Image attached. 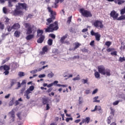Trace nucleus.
Masks as SVG:
<instances>
[{"label": "nucleus", "instance_id": "nucleus-1", "mask_svg": "<svg viewBox=\"0 0 125 125\" xmlns=\"http://www.w3.org/2000/svg\"><path fill=\"white\" fill-rule=\"evenodd\" d=\"M25 27L27 29L26 34L28 35L26 37L25 39L27 41H31L35 37V33H36L37 28L34 25L31 26V24L29 23H25Z\"/></svg>", "mask_w": 125, "mask_h": 125}, {"label": "nucleus", "instance_id": "nucleus-2", "mask_svg": "<svg viewBox=\"0 0 125 125\" xmlns=\"http://www.w3.org/2000/svg\"><path fill=\"white\" fill-rule=\"evenodd\" d=\"M59 29L58 21H55L53 23L49 24L46 28H45V33H52L54 31H57Z\"/></svg>", "mask_w": 125, "mask_h": 125}, {"label": "nucleus", "instance_id": "nucleus-3", "mask_svg": "<svg viewBox=\"0 0 125 125\" xmlns=\"http://www.w3.org/2000/svg\"><path fill=\"white\" fill-rule=\"evenodd\" d=\"M47 10L51 14L50 18L47 19V22H46V25L48 26L50 25L49 24H50L51 22H53V20L55 19V15H56V12L52 11V10H51V8L50 7H47Z\"/></svg>", "mask_w": 125, "mask_h": 125}, {"label": "nucleus", "instance_id": "nucleus-4", "mask_svg": "<svg viewBox=\"0 0 125 125\" xmlns=\"http://www.w3.org/2000/svg\"><path fill=\"white\" fill-rule=\"evenodd\" d=\"M43 34V31L42 30L38 29L37 30V37L39 38L40 37L39 39L37 40L38 43H42L43 42V41H44V39H45V37L44 35H42Z\"/></svg>", "mask_w": 125, "mask_h": 125}, {"label": "nucleus", "instance_id": "nucleus-5", "mask_svg": "<svg viewBox=\"0 0 125 125\" xmlns=\"http://www.w3.org/2000/svg\"><path fill=\"white\" fill-rule=\"evenodd\" d=\"M80 12L83 17H92V14L90 11L84 10L83 8L80 9Z\"/></svg>", "mask_w": 125, "mask_h": 125}, {"label": "nucleus", "instance_id": "nucleus-6", "mask_svg": "<svg viewBox=\"0 0 125 125\" xmlns=\"http://www.w3.org/2000/svg\"><path fill=\"white\" fill-rule=\"evenodd\" d=\"M93 26L97 29H103L104 25H103V21L96 20L93 23Z\"/></svg>", "mask_w": 125, "mask_h": 125}, {"label": "nucleus", "instance_id": "nucleus-7", "mask_svg": "<svg viewBox=\"0 0 125 125\" xmlns=\"http://www.w3.org/2000/svg\"><path fill=\"white\" fill-rule=\"evenodd\" d=\"M34 89H35V86L32 85L30 86L29 88L25 91V92L24 93V96H26V98L27 99H30L31 97L29 95L30 94V93H32L31 91H33Z\"/></svg>", "mask_w": 125, "mask_h": 125}, {"label": "nucleus", "instance_id": "nucleus-8", "mask_svg": "<svg viewBox=\"0 0 125 125\" xmlns=\"http://www.w3.org/2000/svg\"><path fill=\"white\" fill-rule=\"evenodd\" d=\"M109 15L110 16V18H112L113 20L114 21L119 19V13H117L116 11L113 10L110 12Z\"/></svg>", "mask_w": 125, "mask_h": 125}, {"label": "nucleus", "instance_id": "nucleus-9", "mask_svg": "<svg viewBox=\"0 0 125 125\" xmlns=\"http://www.w3.org/2000/svg\"><path fill=\"white\" fill-rule=\"evenodd\" d=\"M110 115H112V116L110 115L109 116V117L107 118L106 122L108 125H110V124H111V120H112V119H113V118L114 117V116H115L114 109L112 107H110Z\"/></svg>", "mask_w": 125, "mask_h": 125}, {"label": "nucleus", "instance_id": "nucleus-10", "mask_svg": "<svg viewBox=\"0 0 125 125\" xmlns=\"http://www.w3.org/2000/svg\"><path fill=\"white\" fill-rule=\"evenodd\" d=\"M17 9H24L27 10L28 7L26 3H18V6L17 7Z\"/></svg>", "mask_w": 125, "mask_h": 125}, {"label": "nucleus", "instance_id": "nucleus-11", "mask_svg": "<svg viewBox=\"0 0 125 125\" xmlns=\"http://www.w3.org/2000/svg\"><path fill=\"white\" fill-rule=\"evenodd\" d=\"M98 70L100 74L103 75L104 74H105L104 72L106 69H105V66H104V65H100L98 67Z\"/></svg>", "mask_w": 125, "mask_h": 125}, {"label": "nucleus", "instance_id": "nucleus-12", "mask_svg": "<svg viewBox=\"0 0 125 125\" xmlns=\"http://www.w3.org/2000/svg\"><path fill=\"white\" fill-rule=\"evenodd\" d=\"M8 115H11L10 118H12V122L13 123L15 121V112L13 109L10 112H9Z\"/></svg>", "mask_w": 125, "mask_h": 125}, {"label": "nucleus", "instance_id": "nucleus-13", "mask_svg": "<svg viewBox=\"0 0 125 125\" xmlns=\"http://www.w3.org/2000/svg\"><path fill=\"white\" fill-rule=\"evenodd\" d=\"M19 67V64L16 62H12L11 63V69L12 70H15L17 68Z\"/></svg>", "mask_w": 125, "mask_h": 125}, {"label": "nucleus", "instance_id": "nucleus-14", "mask_svg": "<svg viewBox=\"0 0 125 125\" xmlns=\"http://www.w3.org/2000/svg\"><path fill=\"white\" fill-rule=\"evenodd\" d=\"M67 38H68V34H66L65 35L61 37L60 40V42L62 44L65 43V40H66Z\"/></svg>", "mask_w": 125, "mask_h": 125}, {"label": "nucleus", "instance_id": "nucleus-15", "mask_svg": "<svg viewBox=\"0 0 125 125\" xmlns=\"http://www.w3.org/2000/svg\"><path fill=\"white\" fill-rule=\"evenodd\" d=\"M14 15L17 16V15H23V11L21 10H15L14 12Z\"/></svg>", "mask_w": 125, "mask_h": 125}, {"label": "nucleus", "instance_id": "nucleus-16", "mask_svg": "<svg viewBox=\"0 0 125 125\" xmlns=\"http://www.w3.org/2000/svg\"><path fill=\"white\" fill-rule=\"evenodd\" d=\"M103 75V76L106 75L107 77H110V76H111V70L109 69H106L104 71V74Z\"/></svg>", "mask_w": 125, "mask_h": 125}, {"label": "nucleus", "instance_id": "nucleus-17", "mask_svg": "<svg viewBox=\"0 0 125 125\" xmlns=\"http://www.w3.org/2000/svg\"><path fill=\"white\" fill-rule=\"evenodd\" d=\"M114 2L120 5L121 4H123V3H125V0H114Z\"/></svg>", "mask_w": 125, "mask_h": 125}, {"label": "nucleus", "instance_id": "nucleus-18", "mask_svg": "<svg viewBox=\"0 0 125 125\" xmlns=\"http://www.w3.org/2000/svg\"><path fill=\"white\" fill-rule=\"evenodd\" d=\"M49 101V99H48V98H43L42 101L43 105L48 104Z\"/></svg>", "mask_w": 125, "mask_h": 125}, {"label": "nucleus", "instance_id": "nucleus-19", "mask_svg": "<svg viewBox=\"0 0 125 125\" xmlns=\"http://www.w3.org/2000/svg\"><path fill=\"white\" fill-rule=\"evenodd\" d=\"M13 30H18V29H20V24L19 23H17L14 24V25L12 26Z\"/></svg>", "mask_w": 125, "mask_h": 125}, {"label": "nucleus", "instance_id": "nucleus-20", "mask_svg": "<svg viewBox=\"0 0 125 125\" xmlns=\"http://www.w3.org/2000/svg\"><path fill=\"white\" fill-rule=\"evenodd\" d=\"M58 83V81H55L53 83H51L47 85V87H51L53 85H56V84Z\"/></svg>", "mask_w": 125, "mask_h": 125}, {"label": "nucleus", "instance_id": "nucleus-21", "mask_svg": "<svg viewBox=\"0 0 125 125\" xmlns=\"http://www.w3.org/2000/svg\"><path fill=\"white\" fill-rule=\"evenodd\" d=\"M96 110H98V111H100V110H101V106L96 105L95 108L93 110H91V112H95Z\"/></svg>", "mask_w": 125, "mask_h": 125}, {"label": "nucleus", "instance_id": "nucleus-22", "mask_svg": "<svg viewBox=\"0 0 125 125\" xmlns=\"http://www.w3.org/2000/svg\"><path fill=\"white\" fill-rule=\"evenodd\" d=\"M98 98H99V97L98 96H96V97H95L93 99V102L94 103H100V100H98Z\"/></svg>", "mask_w": 125, "mask_h": 125}, {"label": "nucleus", "instance_id": "nucleus-23", "mask_svg": "<svg viewBox=\"0 0 125 125\" xmlns=\"http://www.w3.org/2000/svg\"><path fill=\"white\" fill-rule=\"evenodd\" d=\"M73 44L75 45L74 49H77V48H79L81 46V43L78 42H75Z\"/></svg>", "mask_w": 125, "mask_h": 125}, {"label": "nucleus", "instance_id": "nucleus-24", "mask_svg": "<svg viewBox=\"0 0 125 125\" xmlns=\"http://www.w3.org/2000/svg\"><path fill=\"white\" fill-rule=\"evenodd\" d=\"M95 78L96 79H100V73L98 71H96L94 73Z\"/></svg>", "mask_w": 125, "mask_h": 125}, {"label": "nucleus", "instance_id": "nucleus-25", "mask_svg": "<svg viewBox=\"0 0 125 125\" xmlns=\"http://www.w3.org/2000/svg\"><path fill=\"white\" fill-rule=\"evenodd\" d=\"M95 37L96 41H97V42H99V41H100V38L101 37V35H100L99 33H98V34H96Z\"/></svg>", "mask_w": 125, "mask_h": 125}, {"label": "nucleus", "instance_id": "nucleus-26", "mask_svg": "<svg viewBox=\"0 0 125 125\" xmlns=\"http://www.w3.org/2000/svg\"><path fill=\"white\" fill-rule=\"evenodd\" d=\"M118 21H122V20H125V15H121L117 19Z\"/></svg>", "mask_w": 125, "mask_h": 125}, {"label": "nucleus", "instance_id": "nucleus-27", "mask_svg": "<svg viewBox=\"0 0 125 125\" xmlns=\"http://www.w3.org/2000/svg\"><path fill=\"white\" fill-rule=\"evenodd\" d=\"M20 34H21L20 31H18L17 30L14 33V35L16 38H19V37H20Z\"/></svg>", "mask_w": 125, "mask_h": 125}, {"label": "nucleus", "instance_id": "nucleus-28", "mask_svg": "<svg viewBox=\"0 0 125 125\" xmlns=\"http://www.w3.org/2000/svg\"><path fill=\"white\" fill-rule=\"evenodd\" d=\"M78 101L79 105H81V104H83V99L82 97H79Z\"/></svg>", "mask_w": 125, "mask_h": 125}, {"label": "nucleus", "instance_id": "nucleus-29", "mask_svg": "<svg viewBox=\"0 0 125 125\" xmlns=\"http://www.w3.org/2000/svg\"><path fill=\"white\" fill-rule=\"evenodd\" d=\"M53 40L51 39H49L47 41L48 45H52Z\"/></svg>", "mask_w": 125, "mask_h": 125}, {"label": "nucleus", "instance_id": "nucleus-30", "mask_svg": "<svg viewBox=\"0 0 125 125\" xmlns=\"http://www.w3.org/2000/svg\"><path fill=\"white\" fill-rule=\"evenodd\" d=\"M59 0H55L54 6V8H57V7H58V5H57V3H59Z\"/></svg>", "mask_w": 125, "mask_h": 125}, {"label": "nucleus", "instance_id": "nucleus-31", "mask_svg": "<svg viewBox=\"0 0 125 125\" xmlns=\"http://www.w3.org/2000/svg\"><path fill=\"white\" fill-rule=\"evenodd\" d=\"M48 50V49L47 48V47H46V46H45L42 48V52L43 53H45V52H47Z\"/></svg>", "mask_w": 125, "mask_h": 125}, {"label": "nucleus", "instance_id": "nucleus-32", "mask_svg": "<svg viewBox=\"0 0 125 125\" xmlns=\"http://www.w3.org/2000/svg\"><path fill=\"white\" fill-rule=\"evenodd\" d=\"M87 82H88V80L87 78L86 79L82 80V83H83L84 84L85 83H86L87 84H88V83H87Z\"/></svg>", "mask_w": 125, "mask_h": 125}, {"label": "nucleus", "instance_id": "nucleus-33", "mask_svg": "<svg viewBox=\"0 0 125 125\" xmlns=\"http://www.w3.org/2000/svg\"><path fill=\"white\" fill-rule=\"evenodd\" d=\"M54 76V74H53V72H51L50 73L48 74L47 77L48 78H49L50 79H51L53 76Z\"/></svg>", "mask_w": 125, "mask_h": 125}, {"label": "nucleus", "instance_id": "nucleus-34", "mask_svg": "<svg viewBox=\"0 0 125 125\" xmlns=\"http://www.w3.org/2000/svg\"><path fill=\"white\" fill-rule=\"evenodd\" d=\"M10 69V67L8 66V65H4V71H9Z\"/></svg>", "mask_w": 125, "mask_h": 125}, {"label": "nucleus", "instance_id": "nucleus-35", "mask_svg": "<svg viewBox=\"0 0 125 125\" xmlns=\"http://www.w3.org/2000/svg\"><path fill=\"white\" fill-rule=\"evenodd\" d=\"M85 121L86 124H89V122H90V118L89 117H86Z\"/></svg>", "mask_w": 125, "mask_h": 125}, {"label": "nucleus", "instance_id": "nucleus-36", "mask_svg": "<svg viewBox=\"0 0 125 125\" xmlns=\"http://www.w3.org/2000/svg\"><path fill=\"white\" fill-rule=\"evenodd\" d=\"M49 37H50L53 40L56 38V36H55V35L53 33L50 34Z\"/></svg>", "mask_w": 125, "mask_h": 125}, {"label": "nucleus", "instance_id": "nucleus-37", "mask_svg": "<svg viewBox=\"0 0 125 125\" xmlns=\"http://www.w3.org/2000/svg\"><path fill=\"white\" fill-rule=\"evenodd\" d=\"M105 45H106V46L109 47L110 45L112 44V42H111L109 41H107L106 42H105Z\"/></svg>", "mask_w": 125, "mask_h": 125}, {"label": "nucleus", "instance_id": "nucleus-38", "mask_svg": "<svg viewBox=\"0 0 125 125\" xmlns=\"http://www.w3.org/2000/svg\"><path fill=\"white\" fill-rule=\"evenodd\" d=\"M16 83V80H12L11 82V86H13L14 84Z\"/></svg>", "mask_w": 125, "mask_h": 125}, {"label": "nucleus", "instance_id": "nucleus-39", "mask_svg": "<svg viewBox=\"0 0 125 125\" xmlns=\"http://www.w3.org/2000/svg\"><path fill=\"white\" fill-rule=\"evenodd\" d=\"M26 88V86L23 87L21 89L20 93L21 94H23L24 93V91H25V89Z\"/></svg>", "mask_w": 125, "mask_h": 125}, {"label": "nucleus", "instance_id": "nucleus-40", "mask_svg": "<svg viewBox=\"0 0 125 125\" xmlns=\"http://www.w3.org/2000/svg\"><path fill=\"white\" fill-rule=\"evenodd\" d=\"M71 21H72V16H70L68 18L67 21V23L68 24H70L71 23Z\"/></svg>", "mask_w": 125, "mask_h": 125}, {"label": "nucleus", "instance_id": "nucleus-41", "mask_svg": "<svg viewBox=\"0 0 125 125\" xmlns=\"http://www.w3.org/2000/svg\"><path fill=\"white\" fill-rule=\"evenodd\" d=\"M12 29H13V26H9L7 27V30L8 32H11Z\"/></svg>", "mask_w": 125, "mask_h": 125}, {"label": "nucleus", "instance_id": "nucleus-42", "mask_svg": "<svg viewBox=\"0 0 125 125\" xmlns=\"http://www.w3.org/2000/svg\"><path fill=\"white\" fill-rule=\"evenodd\" d=\"M70 59L71 60H72V59H80V56H74L73 57L70 58Z\"/></svg>", "mask_w": 125, "mask_h": 125}, {"label": "nucleus", "instance_id": "nucleus-43", "mask_svg": "<svg viewBox=\"0 0 125 125\" xmlns=\"http://www.w3.org/2000/svg\"><path fill=\"white\" fill-rule=\"evenodd\" d=\"M125 13V8H124L123 9H121V10L120 11V14H121V15H124Z\"/></svg>", "mask_w": 125, "mask_h": 125}, {"label": "nucleus", "instance_id": "nucleus-44", "mask_svg": "<svg viewBox=\"0 0 125 125\" xmlns=\"http://www.w3.org/2000/svg\"><path fill=\"white\" fill-rule=\"evenodd\" d=\"M98 32H94V31H93V30H92L90 32V34L91 35V36H96L97 35V34H98Z\"/></svg>", "mask_w": 125, "mask_h": 125}, {"label": "nucleus", "instance_id": "nucleus-45", "mask_svg": "<svg viewBox=\"0 0 125 125\" xmlns=\"http://www.w3.org/2000/svg\"><path fill=\"white\" fill-rule=\"evenodd\" d=\"M14 104V101H13V99H12L11 101H10L9 103V106H13Z\"/></svg>", "mask_w": 125, "mask_h": 125}, {"label": "nucleus", "instance_id": "nucleus-46", "mask_svg": "<svg viewBox=\"0 0 125 125\" xmlns=\"http://www.w3.org/2000/svg\"><path fill=\"white\" fill-rule=\"evenodd\" d=\"M114 50H115V48H108L107 49V51L108 52H111V51H114Z\"/></svg>", "mask_w": 125, "mask_h": 125}, {"label": "nucleus", "instance_id": "nucleus-47", "mask_svg": "<svg viewBox=\"0 0 125 125\" xmlns=\"http://www.w3.org/2000/svg\"><path fill=\"white\" fill-rule=\"evenodd\" d=\"M80 80V75H77V77L73 79V81H79Z\"/></svg>", "mask_w": 125, "mask_h": 125}, {"label": "nucleus", "instance_id": "nucleus-48", "mask_svg": "<svg viewBox=\"0 0 125 125\" xmlns=\"http://www.w3.org/2000/svg\"><path fill=\"white\" fill-rule=\"evenodd\" d=\"M19 76H20V77H24V76H25V74L23 72H19Z\"/></svg>", "mask_w": 125, "mask_h": 125}, {"label": "nucleus", "instance_id": "nucleus-49", "mask_svg": "<svg viewBox=\"0 0 125 125\" xmlns=\"http://www.w3.org/2000/svg\"><path fill=\"white\" fill-rule=\"evenodd\" d=\"M65 121H66V122L67 123H68V122H69V121H73V118H72V117H70V118H66L65 119Z\"/></svg>", "mask_w": 125, "mask_h": 125}, {"label": "nucleus", "instance_id": "nucleus-50", "mask_svg": "<svg viewBox=\"0 0 125 125\" xmlns=\"http://www.w3.org/2000/svg\"><path fill=\"white\" fill-rule=\"evenodd\" d=\"M119 103H120V101H116L113 103V105L114 106H116V105H118V104H119Z\"/></svg>", "mask_w": 125, "mask_h": 125}, {"label": "nucleus", "instance_id": "nucleus-51", "mask_svg": "<svg viewBox=\"0 0 125 125\" xmlns=\"http://www.w3.org/2000/svg\"><path fill=\"white\" fill-rule=\"evenodd\" d=\"M3 12L4 14H6L7 13V9H6L5 7H3Z\"/></svg>", "mask_w": 125, "mask_h": 125}, {"label": "nucleus", "instance_id": "nucleus-52", "mask_svg": "<svg viewBox=\"0 0 125 125\" xmlns=\"http://www.w3.org/2000/svg\"><path fill=\"white\" fill-rule=\"evenodd\" d=\"M119 61L120 62H124V61H125V57H120L119 58Z\"/></svg>", "mask_w": 125, "mask_h": 125}, {"label": "nucleus", "instance_id": "nucleus-53", "mask_svg": "<svg viewBox=\"0 0 125 125\" xmlns=\"http://www.w3.org/2000/svg\"><path fill=\"white\" fill-rule=\"evenodd\" d=\"M117 52L115 51L112 52L110 54L111 55H112V56L115 55V56H117Z\"/></svg>", "mask_w": 125, "mask_h": 125}, {"label": "nucleus", "instance_id": "nucleus-54", "mask_svg": "<svg viewBox=\"0 0 125 125\" xmlns=\"http://www.w3.org/2000/svg\"><path fill=\"white\" fill-rule=\"evenodd\" d=\"M0 29H1V30H3L4 29V25L1 24V22H0Z\"/></svg>", "mask_w": 125, "mask_h": 125}, {"label": "nucleus", "instance_id": "nucleus-55", "mask_svg": "<svg viewBox=\"0 0 125 125\" xmlns=\"http://www.w3.org/2000/svg\"><path fill=\"white\" fill-rule=\"evenodd\" d=\"M5 23H6V24H8V22H9V19H8V18L7 17H5Z\"/></svg>", "mask_w": 125, "mask_h": 125}, {"label": "nucleus", "instance_id": "nucleus-56", "mask_svg": "<svg viewBox=\"0 0 125 125\" xmlns=\"http://www.w3.org/2000/svg\"><path fill=\"white\" fill-rule=\"evenodd\" d=\"M38 72V69H35L30 71L31 74H36Z\"/></svg>", "mask_w": 125, "mask_h": 125}, {"label": "nucleus", "instance_id": "nucleus-57", "mask_svg": "<svg viewBox=\"0 0 125 125\" xmlns=\"http://www.w3.org/2000/svg\"><path fill=\"white\" fill-rule=\"evenodd\" d=\"M12 3H11V0H9V1H8V6L9 7H12Z\"/></svg>", "mask_w": 125, "mask_h": 125}, {"label": "nucleus", "instance_id": "nucleus-58", "mask_svg": "<svg viewBox=\"0 0 125 125\" xmlns=\"http://www.w3.org/2000/svg\"><path fill=\"white\" fill-rule=\"evenodd\" d=\"M17 115L18 118H19L20 120H22V119L21 118V117L20 116H21V113H18Z\"/></svg>", "mask_w": 125, "mask_h": 125}, {"label": "nucleus", "instance_id": "nucleus-59", "mask_svg": "<svg viewBox=\"0 0 125 125\" xmlns=\"http://www.w3.org/2000/svg\"><path fill=\"white\" fill-rule=\"evenodd\" d=\"M97 91H98V89H95L92 93V94H96L97 93Z\"/></svg>", "mask_w": 125, "mask_h": 125}, {"label": "nucleus", "instance_id": "nucleus-60", "mask_svg": "<svg viewBox=\"0 0 125 125\" xmlns=\"http://www.w3.org/2000/svg\"><path fill=\"white\" fill-rule=\"evenodd\" d=\"M20 87H21V83L20 82H18V87L16 88V89H18Z\"/></svg>", "mask_w": 125, "mask_h": 125}, {"label": "nucleus", "instance_id": "nucleus-61", "mask_svg": "<svg viewBox=\"0 0 125 125\" xmlns=\"http://www.w3.org/2000/svg\"><path fill=\"white\" fill-rule=\"evenodd\" d=\"M33 16H34V15H32L31 14H28L26 19H28V18L31 19L33 17Z\"/></svg>", "mask_w": 125, "mask_h": 125}, {"label": "nucleus", "instance_id": "nucleus-62", "mask_svg": "<svg viewBox=\"0 0 125 125\" xmlns=\"http://www.w3.org/2000/svg\"><path fill=\"white\" fill-rule=\"evenodd\" d=\"M9 70H5V71L3 72L5 74V76H7V75H8L9 74Z\"/></svg>", "mask_w": 125, "mask_h": 125}, {"label": "nucleus", "instance_id": "nucleus-63", "mask_svg": "<svg viewBox=\"0 0 125 125\" xmlns=\"http://www.w3.org/2000/svg\"><path fill=\"white\" fill-rule=\"evenodd\" d=\"M50 109V107H49V104H46V110L47 111Z\"/></svg>", "mask_w": 125, "mask_h": 125}, {"label": "nucleus", "instance_id": "nucleus-64", "mask_svg": "<svg viewBox=\"0 0 125 125\" xmlns=\"http://www.w3.org/2000/svg\"><path fill=\"white\" fill-rule=\"evenodd\" d=\"M45 77V74H41V75H39L38 77L42 78H44Z\"/></svg>", "mask_w": 125, "mask_h": 125}]
</instances>
